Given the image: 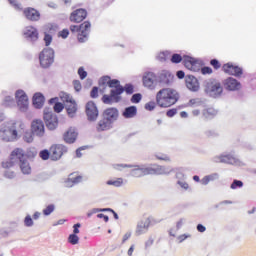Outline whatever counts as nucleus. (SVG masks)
I'll return each mask as SVG.
<instances>
[{
  "label": "nucleus",
  "mask_w": 256,
  "mask_h": 256,
  "mask_svg": "<svg viewBox=\"0 0 256 256\" xmlns=\"http://www.w3.org/2000/svg\"><path fill=\"white\" fill-rule=\"evenodd\" d=\"M12 127H14L15 129H17V127L19 128V130H17V133H21V131H25V123H23V121H17L12 125Z\"/></svg>",
  "instance_id": "ea45409f"
},
{
  "label": "nucleus",
  "mask_w": 256,
  "mask_h": 256,
  "mask_svg": "<svg viewBox=\"0 0 256 256\" xmlns=\"http://www.w3.org/2000/svg\"><path fill=\"white\" fill-rule=\"evenodd\" d=\"M2 105L3 107H13V105H15V99L13 96H5Z\"/></svg>",
  "instance_id": "f704fd0d"
},
{
  "label": "nucleus",
  "mask_w": 256,
  "mask_h": 256,
  "mask_svg": "<svg viewBox=\"0 0 256 256\" xmlns=\"http://www.w3.org/2000/svg\"><path fill=\"white\" fill-rule=\"evenodd\" d=\"M73 85H74L75 91H77V92L81 91V89H82L81 81H79V80H74V81H73Z\"/></svg>",
  "instance_id": "bf43d9fd"
},
{
  "label": "nucleus",
  "mask_w": 256,
  "mask_h": 256,
  "mask_svg": "<svg viewBox=\"0 0 256 256\" xmlns=\"http://www.w3.org/2000/svg\"><path fill=\"white\" fill-rule=\"evenodd\" d=\"M45 103V96L41 93H36L33 96V105L36 109H41Z\"/></svg>",
  "instance_id": "7c9ffc66"
},
{
  "label": "nucleus",
  "mask_w": 256,
  "mask_h": 256,
  "mask_svg": "<svg viewBox=\"0 0 256 256\" xmlns=\"http://www.w3.org/2000/svg\"><path fill=\"white\" fill-rule=\"evenodd\" d=\"M201 99H199V98H195V99H191L190 101H189V104L190 105H195L196 107H199V105H201Z\"/></svg>",
  "instance_id": "052dcab7"
},
{
  "label": "nucleus",
  "mask_w": 256,
  "mask_h": 256,
  "mask_svg": "<svg viewBox=\"0 0 256 256\" xmlns=\"http://www.w3.org/2000/svg\"><path fill=\"white\" fill-rule=\"evenodd\" d=\"M142 83L146 89H155L158 85L157 76L154 72H144L142 76Z\"/></svg>",
  "instance_id": "ddd939ff"
},
{
  "label": "nucleus",
  "mask_w": 256,
  "mask_h": 256,
  "mask_svg": "<svg viewBox=\"0 0 256 256\" xmlns=\"http://www.w3.org/2000/svg\"><path fill=\"white\" fill-rule=\"evenodd\" d=\"M16 103L19 111L26 113L29 109V97L23 90H17L15 93Z\"/></svg>",
  "instance_id": "f8f14e48"
},
{
  "label": "nucleus",
  "mask_w": 256,
  "mask_h": 256,
  "mask_svg": "<svg viewBox=\"0 0 256 256\" xmlns=\"http://www.w3.org/2000/svg\"><path fill=\"white\" fill-rule=\"evenodd\" d=\"M83 178L81 176H75L74 174H70L68 179L64 182L65 187H73L78 183H81Z\"/></svg>",
  "instance_id": "c756f323"
},
{
  "label": "nucleus",
  "mask_w": 256,
  "mask_h": 256,
  "mask_svg": "<svg viewBox=\"0 0 256 256\" xmlns=\"http://www.w3.org/2000/svg\"><path fill=\"white\" fill-rule=\"evenodd\" d=\"M243 187V181L241 180H233L232 184L230 185L231 189H241Z\"/></svg>",
  "instance_id": "79ce46f5"
},
{
  "label": "nucleus",
  "mask_w": 256,
  "mask_h": 256,
  "mask_svg": "<svg viewBox=\"0 0 256 256\" xmlns=\"http://www.w3.org/2000/svg\"><path fill=\"white\" fill-rule=\"evenodd\" d=\"M110 81H111V77L104 76L100 79L99 83L100 85H109Z\"/></svg>",
  "instance_id": "5fc2aeb1"
},
{
  "label": "nucleus",
  "mask_w": 256,
  "mask_h": 256,
  "mask_svg": "<svg viewBox=\"0 0 256 256\" xmlns=\"http://www.w3.org/2000/svg\"><path fill=\"white\" fill-rule=\"evenodd\" d=\"M87 18V10L80 8L73 11L70 15V21L72 23H81L84 19Z\"/></svg>",
  "instance_id": "b1692460"
},
{
  "label": "nucleus",
  "mask_w": 256,
  "mask_h": 256,
  "mask_svg": "<svg viewBox=\"0 0 256 256\" xmlns=\"http://www.w3.org/2000/svg\"><path fill=\"white\" fill-rule=\"evenodd\" d=\"M96 129L99 132L109 131V129H113V124L102 116V119L98 122Z\"/></svg>",
  "instance_id": "bb28decb"
},
{
  "label": "nucleus",
  "mask_w": 256,
  "mask_h": 256,
  "mask_svg": "<svg viewBox=\"0 0 256 256\" xmlns=\"http://www.w3.org/2000/svg\"><path fill=\"white\" fill-rule=\"evenodd\" d=\"M172 171L173 168L167 166L153 165L148 167V175H169Z\"/></svg>",
  "instance_id": "f3484780"
},
{
  "label": "nucleus",
  "mask_w": 256,
  "mask_h": 256,
  "mask_svg": "<svg viewBox=\"0 0 256 256\" xmlns=\"http://www.w3.org/2000/svg\"><path fill=\"white\" fill-rule=\"evenodd\" d=\"M60 97H61L62 101H63L64 103H66V105L69 104V103H72L73 101H75V100H73V98H72L69 94H67V93H62V95H61Z\"/></svg>",
  "instance_id": "a19ab883"
},
{
  "label": "nucleus",
  "mask_w": 256,
  "mask_h": 256,
  "mask_svg": "<svg viewBox=\"0 0 256 256\" xmlns=\"http://www.w3.org/2000/svg\"><path fill=\"white\" fill-rule=\"evenodd\" d=\"M59 35L60 37H62V39H67V37H69V30L63 29L62 31H60Z\"/></svg>",
  "instance_id": "69168bd1"
},
{
  "label": "nucleus",
  "mask_w": 256,
  "mask_h": 256,
  "mask_svg": "<svg viewBox=\"0 0 256 256\" xmlns=\"http://www.w3.org/2000/svg\"><path fill=\"white\" fill-rule=\"evenodd\" d=\"M24 37L28 39V41H37V39H39V33L35 27L27 26L24 29Z\"/></svg>",
  "instance_id": "a878e982"
},
{
  "label": "nucleus",
  "mask_w": 256,
  "mask_h": 256,
  "mask_svg": "<svg viewBox=\"0 0 256 256\" xmlns=\"http://www.w3.org/2000/svg\"><path fill=\"white\" fill-rule=\"evenodd\" d=\"M90 97L92 99H97L99 97V88L97 86H94L90 92Z\"/></svg>",
  "instance_id": "de8ad7c7"
},
{
  "label": "nucleus",
  "mask_w": 256,
  "mask_h": 256,
  "mask_svg": "<svg viewBox=\"0 0 256 256\" xmlns=\"http://www.w3.org/2000/svg\"><path fill=\"white\" fill-rule=\"evenodd\" d=\"M33 136V132H25L23 139L26 143H33Z\"/></svg>",
  "instance_id": "a18cd8bd"
},
{
  "label": "nucleus",
  "mask_w": 256,
  "mask_h": 256,
  "mask_svg": "<svg viewBox=\"0 0 256 256\" xmlns=\"http://www.w3.org/2000/svg\"><path fill=\"white\" fill-rule=\"evenodd\" d=\"M179 101V93L171 88H163L156 94V103L159 107L167 108Z\"/></svg>",
  "instance_id": "f257e3e1"
},
{
  "label": "nucleus",
  "mask_w": 256,
  "mask_h": 256,
  "mask_svg": "<svg viewBox=\"0 0 256 256\" xmlns=\"http://www.w3.org/2000/svg\"><path fill=\"white\" fill-rule=\"evenodd\" d=\"M151 225V220L149 218H146L145 220H141L138 222L135 230L136 237H140V235H145L147 231H149V227Z\"/></svg>",
  "instance_id": "aec40b11"
},
{
  "label": "nucleus",
  "mask_w": 256,
  "mask_h": 256,
  "mask_svg": "<svg viewBox=\"0 0 256 256\" xmlns=\"http://www.w3.org/2000/svg\"><path fill=\"white\" fill-rule=\"evenodd\" d=\"M171 61L172 63H181L183 61L184 66L189 71L197 72L200 69V66L197 63V60H195V58H192L190 56L181 57L180 54H173Z\"/></svg>",
  "instance_id": "6e6552de"
},
{
  "label": "nucleus",
  "mask_w": 256,
  "mask_h": 256,
  "mask_svg": "<svg viewBox=\"0 0 256 256\" xmlns=\"http://www.w3.org/2000/svg\"><path fill=\"white\" fill-rule=\"evenodd\" d=\"M157 80L158 85H161L162 87H165V85H171V82L173 81V74L164 70L157 76Z\"/></svg>",
  "instance_id": "412c9836"
},
{
  "label": "nucleus",
  "mask_w": 256,
  "mask_h": 256,
  "mask_svg": "<svg viewBox=\"0 0 256 256\" xmlns=\"http://www.w3.org/2000/svg\"><path fill=\"white\" fill-rule=\"evenodd\" d=\"M64 153H67V147L62 144L54 145L50 148V159L52 161H59Z\"/></svg>",
  "instance_id": "2eb2a0df"
},
{
  "label": "nucleus",
  "mask_w": 256,
  "mask_h": 256,
  "mask_svg": "<svg viewBox=\"0 0 256 256\" xmlns=\"http://www.w3.org/2000/svg\"><path fill=\"white\" fill-rule=\"evenodd\" d=\"M24 15L30 21H39L41 17V14H39V11L35 10L34 8H28L24 10Z\"/></svg>",
  "instance_id": "cd10ccee"
},
{
  "label": "nucleus",
  "mask_w": 256,
  "mask_h": 256,
  "mask_svg": "<svg viewBox=\"0 0 256 256\" xmlns=\"http://www.w3.org/2000/svg\"><path fill=\"white\" fill-rule=\"evenodd\" d=\"M68 241L71 245H77V243H79V236H77V234H70Z\"/></svg>",
  "instance_id": "58836bf2"
},
{
  "label": "nucleus",
  "mask_w": 256,
  "mask_h": 256,
  "mask_svg": "<svg viewBox=\"0 0 256 256\" xmlns=\"http://www.w3.org/2000/svg\"><path fill=\"white\" fill-rule=\"evenodd\" d=\"M65 107L69 117H75V113H77V104L75 103V100L66 104Z\"/></svg>",
  "instance_id": "2f4dec72"
},
{
  "label": "nucleus",
  "mask_w": 256,
  "mask_h": 256,
  "mask_svg": "<svg viewBox=\"0 0 256 256\" xmlns=\"http://www.w3.org/2000/svg\"><path fill=\"white\" fill-rule=\"evenodd\" d=\"M44 41L46 47H49V45H51V41H53V36H51V34H45Z\"/></svg>",
  "instance_id": "864d4df0"
},
{
  "label": "nucleus",
  "mask_w": 256,
  "mask_h": 256,
  "mask_svg": "<svg viewBox=\"0 0 256 256\" xmlns=\"http://www.w3.org/2000/svg\"><path fill=\"white\" fill-rule=\"evenodd\" d=\"M78 75H79L80 79H85L87 77V71H85V69L83 67H80L78 69Z\"/></svg>",
  "instance_id": "4d7b16f0"
},
{
  "label": "nucleus",
  "mask_w": 256,
  "mask_h": 256,
  "mask_svg": "<svg viewBox=\"0 0 256 256\" xmlns=\"http://www.w3.org/2000/svg\"><path fill=\"white\" fill-rule=\"evenodd\" d=\"M24 225L25 227H33V225H35V222H33V218H31V215H27L25 217Z\"/></svg>",
  "instance_id": "c03bdc74"
},
{
  "label": "nucleus",
  "mask_w": 256,
  "mask_h": 256,
  "mask_svg": "<svg viewBox=\"0 0 256 256\" xmlns=\"http://www.w3.org/2000/svg\"><path fill=\"white\" fill-rule=\"evenodd\" d=\"M119 80L110 79L108 87L111 88L110 95L104 94L102 97V102L105 105H113V103H119L121 101V95L125 91L123 86L119 85Z\"/></svg>",
  "instance_id": "f03ea898"
},
{
  "label": "nucleus",
  "mask_w": 256,
  "mask_h": 256,
  "mask_svg": "<svg viewBox=\"0 0 256 256\" xmlns=\"http://www.w3.org/2000/svg\"><path fill=\"white\" fill-rule=\"evenodd\" d=\"M106 185H113V187H121L123 185V178H118L116 180H108Z\"/></svg>",
  "instance_id": "e433bc0d"
},
{
  "label": "nucleus",
  "mask_w": 256,
  "mask_h": 256,
  "mask_svg": "<svg viewBox=\"0 0 256 256\" xmlns=\"http://www.w3.org/2000/svg\"><path fill=\"white\" fill-rule=\"evenodd\" d=\"M128 239H131V232H126L123 236L122 243H125Z\"/></svg>",
  "instance_id": "774afa93"
},
{
  "label": "nucleus",
  "mask_w": 256,
  "mask_h": 256,
  "mask_svg": "<svg viewBox=\"0 0 256 256\" xmlns=\"http://www.w3.org/2000/svg\"><path fill=\"white\" fill-rule=\"evenodd\" d=\"M177 185H179V187H181V189H184L185 191L189 189V184L185 182V180H178Z\"/></svg>",
  "instance_id": "603ef678"
},
{
  "label": "nucleus",
  "mask_w": 256,
  "mask_h": 256,
  "mask_svg": "<svg viewBox=\"0 0 256 256\" xmlns=\"http://www.w3.org/2000/svg\"><path fill=\"white\" fill-rule=\"evenodd\" d=\"M167 117H175L177 115V109L173 108L166 112Z\"/></svg>",
  "instance_id": "0e129e2a"
},
{
  "label": "nucleus",
  "mask_w": 256,
  "mask_h": 256,
  "mask_svg": "<svg viewBox=\"0 0 256 256\" xmlns=\"http://www.w3.org/2000/svg\"><path fill=\"white\" fill-rule=\"evenodd\" d=\"M144 107H145L146 111H153V109H155V107H157V103L155 101H150V102L146 103Z\"/></svg>",
  "instance_id": "49530a36"
},
{
  "label": "nucleus",
  "mask_w": 256,
  "mask_h": 256,
  "mask_svg": "<svg viewBox=\"0 0 256 256\" xmlns=\"http://www.w3.org/2000/svg\"><path fill=\"white\" fill-rule=\"evenodd\" d=\"M210 65H212V67H214V69H220L221 68V64L219 63V60H217V59H212L210 61Z\"/></svg>",
  "instance_id": "13d9d810"
},
{
  "label": "nucleus",
  "mask_w": 256,
  "mask_h": 256,
  "mask_svg": "<svg viewBox=\"0 0 256 256\" xmlns=\"http://www.w3.org/2000/svg\"><path fill=\"white\" fill-rule=\"evenodd\" d=\"M201 73L202 75H211V73H213V69H211V67H203L201 68Z\"/></svg>",
  "instance_id": "6e6d98bb"
},
{
  "label": "nucleus",
  "mask_w": 256,
  "mask_h": 256,
  "mask_svg": "<svg viewBox=\"0 0 256 256\" xmlns=\"http://www.w3.org/2000/svg\"><path fill=\"white\" fill-rule=\"evenodd\" d=\"M223 86L226 91H241L242 87L241 82L233 77H228L223 80Z\"/></svg>",
  "instance_id": "dca6fc26"
},
{
  "label": "nucleus",
  "mask_w": 256,
  "mask_h": 256,
  "mask_svg": "<svg viewBox=\"0 0 256 256\" xmlns=\"http://www.w3.org/2000/svg\"><path fill=\"white\" fill-rule=\"evenodd\" d=\"M77 135H79V133H77V129L75 127H70L64 133L63 139L65 143L72 144V143H75V141H77Z\"/></svg>",
  "instance_id": "393cba45"
},
{
  "label": "nucleus",
  "mask_w": 256,
  "mask_h": 256,
  "mask_svg": "<svg viewBox=\"0 0 256 256\" xmlns=\"http://www.w3.org/2000/svg\"><path fill=\"white\" fill-rule=\"evenodd\" d=\"M122 117H124V119H133V117H137V106L126 107L122 113Z\"/></svg>",
  "instance_id": "c85d7f7f"
},
{
  "label": "nucleus",
  "mask_w": 256,
  "mask_h": 256,
  "mask_svg": "<svg viewBox=\"0 0 256 256\" xmlns=\"http://www.w3.org/2000/svg\"><path fill=\"white\" fill-rule=\"evenodd\" d=\"M191 238L190 234H182L180 236H178V241L179 243H183V241H185V239H189Z\"/></svg>",
  "instance_id": "e2e57ef3"
},
{
  "label": "nucleus",
  "mask_w": 256,
  "mask_h": 256,
  "mask_svg": "<svg viewBox=\"0 0 256 256\" xmlns=\"http://www.w3.org/2000/svg\"><path fill=\"white\" fill-rule=\"evenodd\" d=\"M53 211H55V206L54 204H50L45 209H43V215H45V217H49Z\"/></svg>",
  "instance_id": "4c0bfd02"
},
{
  "label": "nucleus",
  "mask_w": 256,
  "mask_h": 256,
  "mask_svg": "<svg viewBox=\"0 0 256 256\" xmlns=\"http://www.w3.org/2000/svg\"><path fill=\"white\" fill-rule=\"evenodd\" d=\"M208 180L211 181H217L219 179V173H212L210 175H207Z\"/></svg>",
  "instance_id": "680f3d73"
},
{
  "label": "nucleus",
  "mask_w": 256,
  "mask_h": 256,
  "mask_svg": "<svg viewBox=\"0 0 256 256\" xmlns=\"http://www.w3.org/2000/svg\"><path fill=\"white\" fill-rule=\"evenodd\" d=\"M141 99H143V95H141V93L133 94L131 97V103H141Z\"/></svg>",
  "instance_id": "37998d69"
},
{
  "label": "nucleus",
  "mask_w": 256,
  "mask_h": 256,
  "mask_svg": "<svg viewBox=\"0 0 256 256\" xmlns=\"http://www.w3.org/2000/svg\"><path fill=\"white\" fill-rule=\"evenodd\" d=\"M12 157L13 159H18L17 163L23 175H31V164H29V160L27 159V156L25 155V151H23V149H14Z\"/></svg>",
  "instance_id": "20e7f679"
},
{
  "label": "nucleus",
  "mask_w": 256,
  "mask_h": 256,
  "mask_svg": "<svg viewBox=\"0 0 256 256\" xmlns=\"http://www.w3.org/2000/svg\"><path fill=\"white\" fill-rule=\"evenodd\" d=\"M81 227V223H76L74 226H73V235H77L79 234V228Z\"/></svg>",
  "instance_id": "338daca9"
},
{
  "label": "nucleus",
  "mask_w": 256,
  "mask_h": 256,
  "mask_svg": "<svg viewBox=\"0 0 256 256\" xmlns=\"http://www.w3.org/2000/svg\"><path fill=\"white\" fill-rule=\"evenodd\" d=\"M127 168L132 169L130 171L131 177H145V175H149V168L143 165L133 166L129 164H113V169H116L117 171H122L123 169Z\"/></svg>",
  "instance_id": "39448f33"
},
{
  "label": "nucleus",
  "mask_w": 256,
  "mask_h": 256,
  "mask_svg": "<svg viewBox=\"0 0 256 256\" xmlns=\"http://www.w3.org/2000/svg\"><path fill=\"white\" fill-rule=\"evenodd\" d=\"M203 115L206 117V119H211L217 115V110L214 108H207L203 111Z\"/></svg>",
  "instance_id": "c9c22d12"
},
{
  "label": "nucleus",
  "mask_w": 256,
  "mask_h": 256,
  "mask_svg": "<svg viewBox=\"0 0 256 256\" xmlns=\"http://www.w3.org/2000/svg\"><path fill=\"white\" fill-rule=\"evenodd\" d=\"M0 139L5 143H13L19 139V133L15 129V126L2 124L0 127Z\"/></svg>",
  "instance_id": "0eeeda50"
},
{
  "label": "nucleus",
  "mask_w": 256,
  "mask_h": 256,
  "mask_svg": "<svg viewBox=\"0 0 256 256\" xmlns=\"http://www.w3.org/2000/svg\"><path fill=\"white\" fill-rule=\"evenodd\" d=\"M44 121L49 131H55L59 125V119L57 115L53 113L49 108L44 109Z\"/></svg>",
  "instance_id": "9b49d317"
},
{
  "label": "nucleus",
  "mask_w": 256,
  "mask_h": 256,
  "mask_svg": "<svg viewBox=\"0 0 256 256\" xmlns=\"http://www.w3.org/2000/svg\"><path fill=\"white\" fill-rule=\"evenodd\" d=\"M57 101V98H51L49 100V103L50 104H54V111L55 113H61V111H63V109L65 108V106H63V104L61 102H56Z\"/></svg>",
  "instance_id": "72a5a7b5"
},
{
  "label": "nucleus",
  "mask_w": 256,
  "mask_h": 256,
  "mask_svg": "<svg viewBox=\"0 0 256 256\" xmlns=\"http://www.w3.org/2000/svg\"><path fill=\"white\" fill-rule=\"evenodd\" d=\"M39 61L43 69H48L55 61V50L52 48H44L39 55Z\"/></svg>",
  "instance_id": "9d476101"
},
{
  "label": "nucleus",
  "mask_w": 256,
  "mask_h": 256,
  "mask_svg": "<svg viewBox=\"0 0 256 256\" xmlns=\"http://www.w3.org/2000/svg\"><path fill=\"white\" fill-rule=\"evenodd\" d=\"M204 93L212 99H221L223 96V85L219 80L210 78L203 83Z\"/></svg>",
  "instance_id": "7ed1b4c3"
},
{
  "label": "nucleus",
  "mask_w": 256,
  "mask_h": 256,
  "mask_svg": "<svg viewBox=\"0 0 256 256\" xmlns=\"http://www.w3.org/2000/svg\"><path fill=\"white\" fill-rule=\"evenodd\" d=\"M212 161L213 163H225L226 165H236L237 167H243L245 165L231 153L216 155L212 158Z\"/></svg>",
  "instance_id": "1a4fd4ad"
},
{
  "label": "nucleus",
  "mask_w": 256,
  "mask_h": 256,
  "mask_svg": "<svg viewBox=\"0 0 256 256\" xmlns=\"http://www.w3.org/2000/svg\"><path fill=\"white\" fill-rule=\"evenodd\" d=\"M4 177H6V179H15V172L12 170H6L4 171Z\"/></svg>",
  "instance_id": "3c124183"
},
{
  "label": "nucleus",
  "mask_w": 256,
  "mask_h": 256,
  "mask_svg": "<svg viewBox=\"0 0 256 256\" xmlns=\"http://www.w3.org/2000/svg\"><path fill=\"white\" fill-rule=\"evenodd\" d=\"M18 161V158H13V151L11 153V156H10V159L5 161V162H2V167L3 169H11V167H15V164L17 163Z\"/></svg>",
  "instance_id": "473e14b6"
},
{
  "label": "nucleus",
  "mask_w": 256,
  "mask_h": 256,
  "mask_svg": "<svg viewBox=\"0 0 256 256\" xmlns=\"http://www.w3.org/2000/svg\"><path fill=\"white\" fill-rule=\"evenodd\" d=\"M39 155L43 161H47L51 157V153L48 150H42Z\"/></svg>",
  "instance_id": "8fccbe9b"
},
{
  "label": "nucleus",
  "mask_w": 256,
  "mask_h": 256,
  "mask_svg": "<svg viewBox=\"0 0 256 256\" xmlns=\"http://www.w3.org/2000/svg\"><path fill=\"white\" fill-rule=\"evenodd\" d=\"M186 87L189 89V91H193L194 93H197L200 89L199 80L193 75H187L185 78Z\"/></svg>",
  "instance_id": "5701e85b"
},
{
  "label": "nucleus",
  "mask_w": 256,
  "mask_h": 256,
  "mask_svg": "<svg viewBox=\"0 0 256 256\" xmlns=\"http://www.w3.org/2000/svg\"><path fill=\"white\" fill-rule=\"evenodd\" d=\"M70 31L72 33H78L79 43H85L89 40V33H91V22L85 21L81 25L70 26Z\"/></svg>",
  "instance_id": "423d86ee"
},
{
  "label": "nucleus",
  "mask_w": 256,
  "mask_h": 256,
  "mask_svg": "<svg viewBox=\"0 0 256 256\" xmlns=\"http://www.w3.org/2000/svg\"><path fill=\"white\" fill-rule=\"evenodd\" d=\"M102 117L113 125V123L119 119V110L117 108H107L104 110Z\"/></svg>",
  "instance_id": "4be33fe9"
},
{
  "label": "nucleus",
  "mask_w": 256,
  "mask_h": 256,
  "mask_svg": "<svg viewBox=\"0 0 256 256\" xmlns=\"http://www.w3.org/2000/svg\"><path fill=\"white\" fill-rule=\"evenodd\" d=\"M31 131L34 137H43L45 135V123H43V120H33L31 123Z\"/></svg>",
  "instance_id": "4468645a"
},
{
  "label": "nucleus",
  "mask_w": 256,
  "mask_h": 256,
  "mask_svg": "<svg viewBox=\"0 0 256 256\" xmlns=\"http://www.w3.org/2000/svg\"><path fill=\"white\" fill-rule=\"evenodd\" d=\"M123 89H124L125 93H127V95H133L135 88L133 87L132 84H126Z\"/></svg>",
  "instance_id": "09e8293b"
},
{
  "label": "nucleus",
  "mask_w": 256,
  "mask_h": 256,
  "mask_svg": "<svg viewBox=\"0 0 256 256\" xmlns=\"http://www.w3.org/2000/svg\"><path fill=\"white\" fill-rule=\"evenodd\" d=\"M86 115L88 117V121H97V117H99V110L97 109L95 102L90 101L86 104Z\"/></svg>",
  "instance_id": "a211bd4d"
},
{
  "label": "nucleus",
  "mask_w": 256,
  "mask_h": 256,
  "mask_svg": "<svg viewBox=\"0 0 256 256\" xmlns=\"http://www.w3.org/2000/svg\"><path fill=\"white\" fill-rule=\"evenodd\" d=\"M222 69L224 73H228V75H233L234 77H241L243 75V68L232 63L224 64Z\"/></svg>",
  "instance_id": "6ab92c4d"
}]
</instances>
